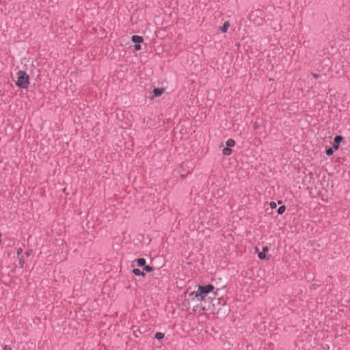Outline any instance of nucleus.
I'll use <instances>...</instances> for the list:
<instances>
[{"mask_svg": "<svg viewBox=\"0 0 350 350\" xmlns=\"http://www.w3.org/2000/svg\"><path fill=\"white\" fill-rule=\"evenodd\" d=\"M224 155L228 156L232 153V150L229 147L224 148L222 150Z\"/></svg>", "mask_w": 350, "mask_h": 350, "instance_id": "9", "label": "nucleus"}, {"mask_svg": "<svg viewBox=\"0 0 350 350\" xmlns=\"http://www.w3.org/2000/svg\"><path fill=\"white\" fill-rule=\"evenodd\" d=\"M155 338L158 340H161L164 338V334L161 332H157L155 334Z\"/></svg>", "mask_w": 350, "mask_h": 350, "instance_id": "13", "label": "nucleus"}, {"mask_svg": "<svg viewBox=\"0 0 350 350\" xmlns=\"http://www.w3.org/2000/svg\"><path fill=\"white\" fill-rule=\"evenodd\" d=\"M269 251V247L267 246H265L262 248V252L266 254L267 252Z\"/></svg>", "mask_w": 350, "mask_h": 350, "instance_id": "21", "label": "nucleus"}, {"mask_svg": "<svg viewBox=\"0 0 350 350\" xmlns=\"http://www.w3.org/2000/svg\"><path fill=\"white\" fill-rule=\"evenodd\" d=\"M255 251L257 252H258V247H255Z\"/></svg>", "mask_w": 350, "mask_h": 350, "instance_id": "26", "label": "nucleus"}, {"mask_svg": "<svg viewBox=\"0 0 350 350\" xmlns=\"http://www.w3.org/2000/svg\"><path fill=\"white\" fill-rule=\"evenodd\" d=\"M343 140V137L341 135H337L334 138V143L340 144Z\"/></svg>", "mask_w": 350, "mask_h": 350, "instance_id": "12", "label": "nucleus"}, {"mask_svg": "<svg viewBox=\"0 0 350 350\" xmlns=\"http://www.w3.org/2000/svg\"><path fill=\"white\" fill-rule=\"evenodd\" d=\"M339 148V144H334L332 148L334 149V150H338Z\"/></svg>", "mask_w": 350, "mask_h": 350, "instance_id": "19", "label": "nucleus"}, {"mask_svg": "<svg viewBox=\"0 0 350 350\" xmlns=\"http://www.w3.org/2000/svg\"><path fill=\"white\" fill-rule=\"evenodd\" d=\"M285 210H286L285 206H281L278 209H276V211H275V214L278 213V214L281 215L284 213Z\"/></svg>", "mask_w": 350, "mask_h": 350, "instance_id": "8", "label": "nucleus"}, {"mask_svg": "<svg viewBox=\"0 0 350 350\" xmlns=\"http://www.w3.org/2000/svg\"><path fill=\"white\" fill-rule=\"evenodd\" d=\"M334 149L332 148H329L328 149L326 150V154L328 155V156H331L333 154V152H334Z\"/></svg>", "mask_w": 350, "mask_h": 350, "instance_id": "16", "label": "nucleus"}, {"mask_svg": "<svg viewBox=\"0 0 350 350\" xmlns=\"http://www.w3.org/2000/svg\"><path fill=\"white\" fill-rule=\"evenodd\" d=\"M258 124H257L256 122H255V123L254 124V129H258Z\"/></svg>", "mask_w": 350, "mask_h": 350, "instance_id": "24", "label": "nucleus"}, {"mask_svg": "<svg viewBox=\"0 0 350 350\" xmlns=\"http://www.w3.org/2000/svg\"><path fill=\"white\" fill-rule=\"evenodd\" d=\"M132 273H133V274H135V275L145 276V273H144V272H143V271H142L140 269H137V268L133 269L132 270Z\"/></svg>", "mask_w": 350, "mask_h": 350, "instance_id": "7", "label": "nucleus"}, {"mask_svg": "<svg viewBox=\"0 0 350 350\" xmlns=\"http://www.w3.org/2000/svg\"><path fill=\"white\" fill-rule=\"evenodd\" d=\"M135 50L138 51V50H140L141 49V46L139 44H137L135 45Z\"/></svg>", "mask_w": 350, "mask_h": 350, "instance_id": "20", "label": "nucleus"}, {"mask_svg": "<svg viewBox=\"0 0 350 350\" xmlns=\"http://www.w3.org/2000/svg\"><path fill=\"white\" fill-rule=\"evenodd\" d=\"M215 287L212 284L206 286L198 285V290L190 293V297H193L192 299H196L197 301H202L205 299L208 293L212 292Z\"/></svg>", "mask_w": 350, "mask_h": 350, "instance_id": "1", "label": "nucleus"}, {"mask_svg": "<svg viewBox=\"0 0 350 350\" xmlns=\"http://www.w3.org/2000/svg\"><path fill=\"white\" fill-rule=\"evenodd\" d=\"M144 270H146L147 272H150L153 270V268L151 266L146 265L144 266Z\"/></svg>", "mask_w": 350, "mask_h": 350, "instance_id": "17", "label": "nucleus"}, {"mask_svg": "<svg viewBox=\"0 0 350 350\" xmlns=\"http://www.w3.org/2000/svg\"><path fill=\"white\" fill-rule=\"evenodd\" d=\"M94 220H89L86 222V226L88 227V228H89L90 227H92L93 228L94 226V224H93L94 222Z\"/></svg>", "mask_w": 350, "mask_h": 350, "instance_id": "15", "label": "nucleus"}, {"mask_svg": "<svg viewBox=\"0 0 350 350\" xmlns=\"http://www.w3.org/2000/svg\"><path fill=\"white\" fill-rule=\"evenodd\" d=\"M137 265L139 266H145V265H146V259L143 258H138L137 260Z\"/></svg>", "mask_w": 350, "mask_h": 350, "instance_id": "10", "label": "nucleus"}, {"mask_svg": "<svg viewBox=\"0 0 350 350\" xmlns=\"http://www.w3.org/2000/svg\"><path fill=\"white\" fill-rule=\"evenodd\" d=\"M277 204L274 202H271L269 203V208H266V212L267 213L272 214L273 216L275 215V211H276Z\"/></svg>", "mask_w": 350, "mask_h": 350, "instance_id": "3", "label": "nucleus"}, {"mask_svg": "<svg viewBox=\"0 0 350 350\" xmlns=\"http://www.w3.org/2000/svg\"><path fill=\"white\" fill-rule=\"evenodd\" d=\"M234 145H235V142H234V139H228V140H227V142H226V146H227L228 147H229V148H230V147H232V146H234Z\"/></svg>", "mask_w": 350, "mask_h": 350, "instance_id": "11", "label": "nucleus"}, {"mask_svg": "<svg viewBox=\"0 0 350 350\" xmlns=\"http://www.w3.org/2000/svg\"><path fill=\"white\" fill-rule=\"evenodd\" d=\"M17 77L16 85L21 88H27L29 84V75L25 72L19 70Z\"/></svg>", "mask_w": 350, "mask_h": 350, "instance_id": "2", "label": "nucleus"}, {"mask_svg": "<svg viewBox=\"0 0 350 350\" xmlns=\"http://www.w3.org/2000/svg\"><path fill=\"white\" fill-rule=\"evenodd\" d=\"M312 76H313V77H314V78H315V79L319 78V75H317V74H314H314H312Z\"/></svg>", "mask_w": 350, "mask_h": 350, "instance_id": "25", "label": "nucleus"}, {"mask_svg": "<svg viewBox=\"0 0 350 350\" xmlns=\"http://www.w3.org/2000/svg\"><path fill=\"white\" fill-rule=\"evenodd\" d=\"M258 257L260 260L265 259L266 258V254L265 252H263L262 251L260 252H258Z\"/></svg>", "mask_w": 350, "mask_h": 350, "instance_id": "14", "label": "nucleus"}, {"mask_svg": "<svg viewBox=\"0 0 350 350\" xmlns=\"http://www.w3.org/2000/svg\"><path fill=\"white\" fill-rule=\"evenodd\" d=\"M163 92V89L154 88L153 90L154 96L151 97L152 99L154 97L160 96Z\"/></svg>", "mask_w": 350, "mask_h": 350, "instance_id": "4", "label": "nucleus"}, {"mask_svg": "<svg viewBox=\"0 0 350 350\" xmlns=\"http://www.w3.org/2000/svg\"><path fill=\"white\" fill-rule=\"evenodd\" d=\"M23 252V250L21 248H19L17 250L16 254L17 255H20Z\"/></svg>", "mask_w": 350, "mask_h": 350, "instance_id": "22", "label": "nucleus"}, {"mask_svg": "<svg viewBox=\"0 0 350 350\" xmlns=\"http://www.w3.org/2000/svg\"><path fill=\"white\" fill-rule=\"evenodd\" d=\"M230 26V23L228 21H226L222 27H219V29L221 32L225 33L227 31L228 28Z\"/></svg>", "mask_w": 350, "mask_h": 350, "instance_id": "6", "label": "nucleus"}, {"mask_svg": "<svg viewBox=\"0 0 350 350\" xmlns=\"http://www.w3.org/2000/svg\"><path fill=\"white\" fill-rule=\"evenodd\" d=\"M131 40L133 42L139 44L143 42L144 39L139 36H133Z\"/></svg>", "mask_w": 350, "mask_h": 350, "instance_id": "5", "label": "nucleus"}, {"mask_svg": "<svg viewBox=\"0 0 350 350\" xmlns=\"http://www.w3.org/2000/svg\"><path fill=\"white\" fill-rule=\"evenodd\" d=\"M3 350H12V349L10 345H6L3 347Z\"/></svg>", "mask_w": 350, "mask_h": 350, "instance_id": "18", "label": "nucleus"}, {"mask_svg": "<svg viewBox=\"0 0 350 350\" xmlns=\"http://www.w3.org/2000/svg\"><path fill=\"white\" fill-rule=\"evenodd\" d=\"M19 264H20L21 267H23V265H24V261L22 260H20Z\"/></svg>", "mask_w": 350, "mask_h": 350, "instance_id": "23", "label": "nucleus"}]
</instances>
